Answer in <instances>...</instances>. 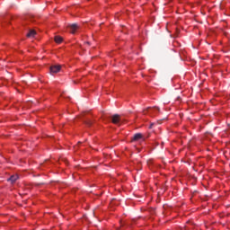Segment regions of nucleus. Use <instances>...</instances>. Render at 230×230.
Returning a JSON list of instances; mask_svg holds the SVG:
<instances>
[{"label": "nucleus", "instance_id": "9d476101", "mask_svg": "<svg viewBox=\"0 0 230 230\" xmlns=\"http://www.w3.org/2000/svg\"><path fill=\"white\" fill-rule=\"evenodd\" d=\"M189 61L190 62V66H194L195 64H197V62H195V59H189Z\"/></svg>", "mask_w": 230, "mask_h": 230}, {"label": "nucleus", "instance_id": "0eeeda50", "mask_svg": "<svg viewBox=\"0 0 230 230\" xmlns=\"http://www.w3.org/2000/svg\"><path fill=\"white\" fill-rule=\"evenodd\" d=\"M54 40L57 44H60L62 43L63 39L60 36H55Z\"/></svg>", "mask_w": 230, "mask_h": 230}, {"label": "nucleus", "instance_id": "39448f33", "mask_svg": "<svg viewBox=\"0 0 230 230\" xmlns=\"http://www.w3.org/2000/svg\"><path fill=\"white\" fill-rule=\"evenodd\" d=\"M35 35H37V31L33 29L30 30L29 32L27 33L28 39H33L35 38Z\"/></svg>", "mask_w": 230, "mask_h": 230}, {"label": "nucleus", "instance_id": "423d86ee", "mask_svg": "<svg viewBox=\"0 0 230 230\" xmlns=\"http://www.w3.org/2000/svg\"><path fill=\"white\" fill-rule=\"evenodd\" d=\"M139 139H143V134L137 133L134 135L132 141H139Z\"/></svg>", "mask_w": 230, "mask_h": 230}, {"label": "nucleus", "instance_id": "9b49d317", "mask_svg": "<svg viewBox=\"0 0 230 230\" xmlns=\"http://www.w3.org/2000/svg\"><path fill=\"white\" fill-rule=\"evenodd\" d=\"M153 126H154V124H151V125H150V128H152Z\"/></svg>", "mask_w": 230, "mask_h": 230}, {"label": "nucleus", "instance_id": "7ed1b4c3", "mask_svg": "<svg viewBox=\"0 0 230 230\" xmlns=\"http://www.w3.org/2000/svg\"><path fill=\"white\" fill-rule=\"evenodd\" d=\"M61 66L60 65H54L52 66H50V73H58V71H60L61 69Z\"/></svg>", "mask_w": 230, "mask_h": 230}, {"label": "nucleus", "instance_id": "f8f14e48", "mask_svg": "<svg viewBox=\"0 0 230 230\" xmlns=\"http://www.w3.org/2000/svg\"><path fill=\"white\" fill-rule=\"evenodd\" d=\"M180 57H181V58H182V55H181Z\"/></svg>", "mask_w": 230, "mask_h": 230}, {"label": "nucleus", "instance_id": "f257e3e1", "mask_svg": "<svg viewBox=\"0 0 230 230\" xmlns=\"http://www.w3.org/2000/svg\"><path fill=\"white\" fill-rule=\"evenodd\" d=\"M159 108L157 107H149L146 110H145L143 112L144 114H150V116L154 117L155 116V114H157V112H159Z\"/></svg>", "mask_w": 230, "mask_h": 230}, {"label": "nucleus", "instance_id": "6e6552de", "mask_svg": "<svg viewBox=\"0 0 230 230\" xmlns=\"http://www.w3.org/2000/svg\"><path fill=\"white\" fill-rule=\"evenodd\" d=\"M84 123L85 124L86 127H91V125H93V120H91L89 119H85L84 120Z\"/></svg>", "mask_w": 230, "mask_h": 230}, {"label": "nucleus", "instance_id": "20e7f679", "mask_svg": "<svg viewBox=\"0 0 230 230\" xmlns=\"http://www.w3.org/2000/svg\"><path fill=\"white\" fill-rule=\"evenodd\" d=\"M70 28L71 33L75 34L76 33V31L78 30L79 26L76 23H72L68 26Z\"/></svg>", "mask_w": 230, "mask_h": 230}, {"label": "nucleus", "instance_id": "f03ea898", "mask_svg": "<svg viewBox=\"0 0 230 230\" xmlns=\"http://www.w3.org/2000/svg\"><path fill=\"white\" fill-rule=\"evenodd\" d=\"M111 123L114 125H121L123 123V120L121 119V117L118 114H115L111 117Z\"/></svg>", "mask_w": 230, "mask_h": 230}, {"label": "nucleus", "instance_id": "1a4fd4ad", "mask_svg": "<svg viewBox=\"0 0 230 230\" xmlns=\"http://www.w3.org/2000/svg\"><path fill=\"white\" fill-rule=\"evenodd\" d=\"M19 179L18 175H13L11 176L8 181H10V182H15V181H17Z\"/></svg>", "mask_w": 230, "mask_h": 230}]
</instances>
